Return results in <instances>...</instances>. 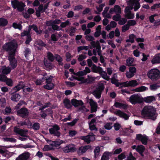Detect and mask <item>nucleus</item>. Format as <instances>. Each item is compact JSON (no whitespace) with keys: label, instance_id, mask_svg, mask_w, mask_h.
I'll list each match as a JSON object with an SVG mask.
<instances>
[{"label":"nucleus","instance_id":"nucleus-32","mask_svg":"<svg viewBox=\"0 0 160 160\" xmlns=\"http://www.w3.org/2000/svg\"><path fill=\"white\" fill-rule=\"evenodd\" d=\"M98 42L99 45V46H100L99 44V42L98 41H97L96 42H90L93 48H96L95 49H94L93 50V54L95 56H96L97 55V53L98 52V49H97V45H96V43L97 44V42Z\"/></svg>","mask_w":160,"mask_h":160},{"label":"nucleus","instance_id":"nucleus-45","mask_svg":"<svg viewBox=\"0 0 160 160\" xmlns=\"http://www.w3.org/2000/svg\"><path fill=\"white\" fill-rule=\"evenodd\" d=\"M44 62L46 69L47 70H50L52 68V66L51 63L48 62L47 61H44Z\"/></svg>","mask_w":160,"mask_h":160},{"label":"nucleus","instance_id":"nucleus-8","mask_svg":"<svg viewBox=\"0 0 160 160\" xmlns=\"http://www.w3.org/2000/svg\"><path fill=\"white\" fill-rule=\"evenodd\" d=\"M104 87L102 83L99 84L93 92L92 94L98 99H99L101 97V93L104 90Z\"/></svg>","mask_w":160,"mask_h":160},{"label":"nucleus","instance_id":"nucleus-44","mask_svg":"<svg viewBox=\"0 0 160 160\" xmlns=\"http://www.w3.org/2000/svg\"><path fill=\"white\" fill-rule=\"evenodd\" d=\"M45 44L40 40H37L34 43V46L38 47V46L40 47L44 46Z\"/></svg>","mask_w":160,"mask_h":160},{"label":"nucleus","instance_id":"nucleus-28","mask_svg":"<svg viewBox=\"0 0 160 160\" xmlns=\"http://www.w3.org/2000/svg\"><path fill=\"white\" fill-rule=\"evenodd\" d=\"M113 106L116 108L121 109H125L127 107V105L126 104L117 102H115Z\"/></svg>","mask_w":160,"mask_h":160},{"label":"nucleus","instance_id":"nucleus-13","mask_svg":"<svg viewBox=\"0 0 160 160\" xmlns=\"http://www.w3.org/2000/svg\"><path fill=\"white\" fill-rule=\"evenodd\" d=\"M120 85L121 86L124 87H134L138 85V82L136 80H132L130 81H127L122 82Z\"/></svg>","mask_w":160,"mask_h":160},{"label":"nucleus","instance_id":"nucleus-3","mask_svg":"<svg viewBox=\"0 0 160 160\" xmlns=\"http://www.w3.org/2000/svg\"><path fill=\"white\" fill-rule=\"evenodd\" d=\"M142 115L143 117H146L155 120L157 116L156 110L153 107L146 106L143 108L142 111Z\"/></svg>","mask_w":160,"mask_h":160},{"label":"nucleus","instance_id":"nucleus-38","mask_svg":"<svg viewBox=\"0 0 160 160\" xmlns=\"http://www.w3.org/2000/svg\"><path fill=\"white\" fill-rule=\"evenodd\" d=\"M105 6L104 4H101L99 6H97L96 8L98 11H95V13L99 14L100 13V12H101L103 9V8Z\"/></svg>","mask_w":160,"mask_h":160},{"label":"nucleus","instance_id":"nucleus-53","mask_svg":"<svg viewBox=\"0 0 160 160\" xmlns=\"http://www.w3.org/2000/svg\"><path fill=\"white\" fill-rule=\"evenodd\" d=\"M134 59L130 58H128L126 60L127 65L128 66H131L133 62Z\"/></svg>","mask_w":160,"mask_h":160},{"label":"nucleus","instance_id":"nucleus-47","mask_svg":"<svg viewBox=\"0 0 160 160\" xmlns=\"http://www.w3.org/2000/svg\"><path fill=\"white\" fill-rule=\"evenodd\" d=\"M2 139L5 142H14L16 141V140L12 138H3Z\"/></svg>","mask_w":160,"mask_h":160},{"label":"nucleus","instance_id":"nucleus-48","mask_svg":"<svg viewBox=\"0 0 160 160\" xmlns=\"http://www.w3.org/2000/svg\"><path fill=\"white\" fill-rule=\"evenodd\" d=\"M136 38L135 36L133 34L130 35L129 37V39L126 40V42H130L133 43L134 41V39Z\"/></svg>","mask_w":160,"mask_h":160},{"label":"nucleus","instance_id":"nucleus-7","mask_svg":"<svg viewBox=\"0 0 160 160\" xmlns=\"http://www.w3.org/2000/svg\"><path fill=\"white\" fill-rule=\"evenodd\" d=\"M142 101V98L138 94H134L129 98V101L132 104L137 103H140Z\"/></svg>","mask_w":160,"mask_h":160},{"label":"nucleus","instance_id":"nucleus-14","mask_svg":"<svg viewBox=\"0 0 160 160\" xmlns=\"http://www.w3.org/2000/svg\"><path fill=\"white\" fill-rule=\"evenodd\" d=\"M136 71V68L135 67H129V71H127L125 73L126 77L128 78H131L134 76Z\"/></svg>","mask_w":160,"mask_h":160},{"label":"nucleus","instance_id":"nucleus-27","mask_svg":"<svg viewBox=\"0 0 160 160\" xmlns=\"http://www.w3.org/2000/svg\"><path fill=\"white\" fill-rule=\"evenodd\" d=\"M117 75L116 74H114L111 78V82L115 84L117 86H119V85L121 86V83H119L118 80L117 79Z\"/></svg>","mask_w":160,"mask_h":160},{"label":"nucleus","instance_id":"nucleus-50","mask_svg":"<svg viewBox=\"0 0 160 160\" xmlns=\"http://www.w3.org/2000/svg\"><path fill=\"white\" fill-rule=\"evenodd\" d=\"M160 87V86L157 84H151L150 86V89L152 91H155Z\"/></svg>","mask_w":160,"mask_h":160},{"label":"nucleus","instance_id":"nucleus-41","mask_svg":"<svg viewBox=\"0 0 160 160\" xmlns=\"http://www.w3.org/2000/svg\"><path fill=\"white\" fill-rule=\"evenodd\" d=\"M8 23V21L7 19L3 18H0V26H5L7 25Z\"/></svg>","mask_w":160,"mask_h":160},{"label":"nucleus","instance_id":"nucleus-35","mask_svg":"<svg viewBox=\"0 0 160 160\" xmlns=\"http://www.w3.org/2000/svg\"><path fill=\"white\" fill-rule=\"evenodd\" d=\"M63 103L64 105L67 108H70L72 107V104L70 101L68 99H65L63 100Z\"/></svg>","mask_w":160,"mask_h":160},{"label":"nucleus","instance_id":"nucleus-21","mask_svg":"<svg viewBox=\"0 0 160 160\" xmlns=\"http://www.w3.org/2000/svg\"><path fill=\"white\" fill-rule=\"evenodd\" d=\"M18 115L24 118L28 115V112L27 109L25 108H22L17 111Z\"/></svg>","mask_w":160,"mask_h":160},{"label":"nucleus","instance_id":"nucleus-33","mask_svg":"<svg viewBox=\"0 0 160 160\" xmlns=\"http://www.w3.org/2000/svg\"><path fill=\"white\" fill-rule=\"evenodd\" d=\"M2 73L4 74H8L11 71V69L9 67H6V66H3L2 68Z\"/></svg>","mask_w":160,"mask_h":160},{"label":"nucleus","instance_id":"nucleus-16","mask_svg":"<svg viewBox=\"0 0 160 160\" xmlns=\"http://www.w3.org/2000/svg\"><path fill=\"white\" fill-rule=\"evenodd\" d=\"M48 5L45 4L44 6L43 5H40L38 7V9L36 10V13L38 17L40 16L41 13H42L48 8Z\"/></svg>","mask_w":160,"mask_h":160},{"label":"nucleus","instance_id":"nucleus-63","mask_svg":"<svg viewBox=\"0 0 160 160\" xmlns=\"http://www.w3.org/2000/svg\"><path fill=\"white\" fill-rule=\"evenodd\" d=\"M96 78L92 77L91 76H88V78L87 79V82H86L88 83L90 82H92L95 80Z\"/></svg>","mask_w":160,"mask_h":160},{"label":"nucleus","instance_id":"nucleus-49","mask_svg":"<svg viewBox=\"0 0 160 160\" xmlns=\"http://www.w3.org/2000/svg\"><path fill=\"white\" fill-rule=\"evenodd\" d=\"M54 85L52 83H47L44 86V88L47 89L51 90L54 87Z\"/></svg>","mask_w":160,"mask_h":160},{"label":"nucleus","instance_id":"nucleus-60","mask_svg":"<svg viewBox=\"0 0 160 160\" xmlns=\"http://www.w3.org/2000/svg\"><path fill=\"white\" fill-rule=\"evenodd\" d=\"M13 27L15 29H18L19 30H21L22 29V26L21 25L17 24L15 22H14L12 24Z\"/></svg>","mask_w":160,"mask_h":160},{"label":"nucleus","instance_id":"nucleus-43","mask_svg":"<svg viewBox=\"0 0 160 160\" xmlns=\"http://www.w3.org/2000/svg\"><path fill=\"white\" fill-rule=\"evenodd\" d=\"M148 90V88L144 86H142L136 88L135 91L136 92H143Z\"/></svg>","mask_w":160,"mask_h":160},{"label":"nucleus","instance_id":"nucleus-20","mask_svg":"<svg viewBox=\"0 0 160 160\" xmlns=\"http://www.w3.org/2000/svg\"><path fill=\"white\" fill-rule=\"evenodd\" d=\"M136 139L141 141L142 144L146 145L147 143L148 138V137L144 135L139 134L137 135Z\"/></svg>","mask_w":160,"mask_h":160},{"label":"nucleus","instance_id":"nucleus-10","mask_svg":"<svg viewBox=\"0 0 160 160\" xmlns=\"http://www.w3.org/2000/svg\"><path fill=\"white\" fill-rule=\"evenodd\" d=\"M63 151L64 153L74 152L76 150L75 145L72 144H68L62 148Z\"/></svg>","mask_w":160,"mask_h":160},{"label":"nucleus","instance_id":"nucleus-52","mask_svg":"<svg viewBox=\"0 0 160 160\" xmlns=\"http://www.w3.org/2000/svg\"><path fill=\"white\" fill-rule=\"evenodd\" d=\"M145 150V148L142 145H141L138 146L137 148H136L137 151L139 152L140 153H142Z\"/></svg>","mask_w":160,"mask_h":160},{"label":"nucleus","instance_id":"nucleus-56","mask_svg":"<svg viewBox=\"0 0 160 160\" xmlns=\"http://www.w3.org/2000/svg\"><path fill=\"white\" fill-rule=\"evenodd\" d=\"M47 75V74L46 73H45L43 75V77H44L43 78L44 79L45 78L46 79V83H52L51 82H52V77H49L47 78V77H46Z\"/></svg>","mask_w":160,"mask_h":160},{"label":"nucleus","instance_id":"nucleus-40","mask_svg":"<svg viewBox=\"0 0 160 160\" xmlns=\"http://www.w3.org/2000/svg\"><path fill=\"white\" fill-rule=\"evenodd\" d=\"M18 124L22 126L24 125L27 126L31 125V123L28 119L26 120L24 122H18Z\"/></svg>","mask_w":160,"mask_h":160},{"label":"nucleus","instance_id":"nucleus-64","mask_svg":"<svg viewBox=\"0 0 160 160\" xmlns=\"http://www.w3.org/2000/svg\"><path fill=\"white\" fill-rule=\"evenodd\" d=\"M130 28V27L128 24H127L124 25L122 28V32H125L128 30Z\"/></svg>","mask_w":160,"mask_h":160},{"label":"nucleus","instance_id":"nucleus-59","mask_svg":"<svg viewBox=\"0 0 160 160\" xmlns=\"http://www.w3.org/2000/svg\"><path fill=\"white\" fill-rule=\"evenodd\" d=\"M7 85L10 87H12L13 85V82L12 80L10 79L7 78L6 81H5Z\"/></svg>","mask_w":160,"mask_h":160},{"label":"nucleus","instance_id":"nucleus-6","mask_svg":"<svg viewBox=\"0 0 160 160\" xmlns=\"http://www.w3.org/2000/svg\"><path fill=\"white\" fill-rule=\"evenodd\" d=\"M13 131L16 134L19 135L22 137L28 138L30 140H32V139H31L29 136L27 135L28 132V130L25 129H20L17 127H15L14 128Z\"/></svg>","mask_w":160,"mask_h":160},{"label":"nucleus","instance_id":"nucleus-25","mask_svg":"<svg viewBox=\"0 0 160 160\" xmlns=\"http://www.w3.org/2000/svg\"><path fill=\"white\" fill-rule=\"evenodd\" d=\"M48 143H50V145L52 147H57L59 146L61 144L66 142L62 140H59L58 141H52L51 140H48Z\"/></svg>","mask_w":160,"mask_h":160},{"label":"nucleus","instance_id":"nucleus-2","mask_svg":"<svg viewBox=\"0 0 160 160\" xmlns=\"http://www.w3.org/2000/svg\"><path fill=\"white\" fill-rule=\"evenodd\" d=\"M140 0H129V6L125 9V17L128 19H133L134 18V14L131 12V10L134 8L135 11H137L140 7L139 1Z\"/></svg>","mask_w":160,"mask_h":160},{"label":"nucleus","instance_id":"nucleus-17","mask_svg":"<svg viewBox=\"0 0 160 160\" xmlns=\"http://www.w3.org/2000/svg\"><path fill=\"white\" fill-rule=\"evenodd\" d=\"M30 154L28 152H24L20 154L15 160H28L29 158Z\"/></svg>","mask_w":160,"mask_h":160},{"label":"nucleus","instance_id":"nucleus-37","mask_svg":"<svg viewBox=\"0 0 160 160\" xmlns=\"http://www.w3.org/2000/svg\"><path fill=\"white\" fill-rule=\"evenodd\" d=\"M111 153L109 152H105L103 153L101 158V160H108Z\"/></svg>","mask_w":160,"mask_h":160},{"label":"nucleus","instance_id":"nucleus-22","mask_svg":"<svg viewBox=\"0 0 160 160\" xmlns=\"http://www.w3.org/2000/svg\"><path fill=\"white\" fill-rule=\"evenodd\" d=\"M91 146L89 145H87L84 146H81L80 147L78 150V153L81 155L85 153L86 151L91 148Z\"/></svg>","mask_w":160,"mask_h":160},{"label":"nucleus","instance_id":"nucleus-62","mask_svg":"<svg viewBox=\"0 0 160 160\" xmlns=\"http://www.w3.org/2000/svg\"><path fill=\"white\" fill-rule=\"evenodd\" d=\"M48 59L51 62L53 61L54 59L53 55L50 52L48 53Z\"/></svg>","mask_w":160,"mask_h":160},{"label":"nucleus","instance_id":"nucleus-11","mask_svg":"<svg viewBox=\"0 0 160 160\" xmlns=\"http://www.w3.org/2000/svg\"><path fill=\"white\" fill-rule=\"evenodd\" d=\"M79 138L87 144L89 143L90 142L94 141L95 139L94 135L92 133H90L89 134L85 136H81Z\"/></svg>","mask_w":160,"mask_h":160},{"label":"nucleus","instance_id":"nucleus-54","mask_svg":"<svg viewBox=\"0 0 160 160\" xmlns=\"http://www.w3.org/2000/svg\"><path fill=\"white\" fill-rule=\"evenodd\" d=\"M89 48V47L88 46H79L78 47L77 50L78 52H79L83 50H87Z\"/></svg>","mask_w":160,"mask_h":160},{"label":"nucleus","instance_id":"nucleus-30","mask_svg":"<svg viewBox=\"0 0 160 160\" xmlns=\"http://www.w3.org/2000/svg\"><path fill=\"white\" fill-rule=\"evenodd\" d=\"M23 88V82H20L18 85L14 87L12 89V91L13 93L16 92Z\"/></svg>","mask_w":160,"mask_h":160},{"label":"nucleus","instance_id":"nucleus-18","mask_svg":"<svg viewBox=\"0 0 160 160\" xmlns=\"http://www.w3.org/2000/svg\"><path fill=\"white\" fill-rule=\"evenodd\" d=\"M121 12V8L120 6L118 5H115L113 8H111L109 10V13L112 14L114 12L116 14H120Z\"/></svg>","mask_w":160,"mask_h":160},{"label":"nucleus","instance_id":"nucleus-42","mask_svg":"<svg viewBox=\"0 0 160 160\" xmlns=\"http://www.w3.org/2000/svg\"><path fill=\"white\" fill-rule=\"evenodd\" d=\"M100 74L101 75L102 77L104 79L107 81H108L109 80V77L107 75L106 72L103 71V70H102Z\"/></svg>","mask_w":160,"mask_h":160},{"label":"nucleus","instance_id":"nucleus-55","mask_svg":"<svg viewBox=\"0 0 160 160\" xmlns=\"http://www.w3.org/2000/svg\"><path fill=\"white\" fill-rule=\"evenodd\" d=\"M100 151V148L99 147H96L94 150V157L97 158L99 155Z\"/></svg>","mask_w":160,"mask_h":160},{"label":"nucleus","instance_id":"nucleus-26","mask_svg":"<svg viewBox=\"0 0 160 160\" xmlns=\"http://www.w3.org/2000/svg\"><path fill=\"white\" fill-rule=\"evenodd\" d=\"M97 49L98 50V55L100 56V62L102 63H104V59L103 56L102 55L101 52L102 51L101 50V46H99L98 45V42L96 43Z\"/></svg>","mask_w":160,"mask_h":160},{"label":"nucleus","instance_id":"nucleus-61","mask_svg":"<svg viewBox=\"0 0 160 160\" xmlns=\"http://www.w3.org/2000/svg\"><path fill=\"white\" fill-rule=\"evenodd\" d=\"M76 28L73 27H72L70 28L69 31V35L71 36L74 35L75 33L76 32Z\"/></svg>","mask_w":160,"mask_h":160},{"label":"nucleus","instance_id":"nucleus-57","mask_svg":"<svg viewBox=\"0 0 160 160\" xmlns=\"http://www.w3.org/2000/svg\"><path fill=\"white\" fill-rule=\"evenodd\" d=\"M121 16L119 14H116V15H114L112 18V19L116 21H119V19L121 18Z\"/></svg>","mask_w":160,"mask_h":160},{"label":"nucleus","instance_id":"nucleus-46","mask_svg":"<svg viewBox=\"0 0 160 160\" xmlns=\"http://www.w3.org/2000/svg\"><path fill=\"white\" fill-rule=\"evenodd\" d=\"M71 24L70 21L67 20L66 22H62L60 24V27L62 28H64L67 26H70Z\"/></svg>","mask_w":160,"mask_h":160},{"label":"nucleus","instance_id":"nucleus-29","mask_svg":"<svg viewBox=\"0 0 160 160\" xmlns=\"http://www.w3.org/2000/svg\"><path fill=\"white\" fill-rule=\"evenodd\" d=\"M153 64L160 63V53L156 54L151 61Z\"/></svg>","mask_w":160,"mask_h":160},{"label":"nucleus","instance_id":"nucleus-58","mask_svg":"<svg viewBox=\"0 0 160 160\" xmlns=\"http://www.w3.org/2000/svg\"><path fill=\"white\" fill-rule=\"evenodd\" d=\"M77 133V132L75 130H69L68 132V135L70 137L74 136Z\"/></svg>","mask_w":160,"mask_h":160},{"label":"nucleus","instance_id":"nucleus-12","mask_svg":"<svg viewBox=\"0 0 160 160\" xmlns=\"http://www.w3.org/2000/svg\"><path fill=\"white\" fill-rule=\"evenodd\" d=\"M60 129V128L58 125H54L52 128L49 129L50 133L55 136L59 137L61 135V133L59 131Z\"/></svg>","mask_w":160,"mask_h":160},{"label":"nucleus","instance_id":"nucleus-5","mask_svg":"<svg viewBox=\"0 0 160 160\" xmlns=\"http://www.w3.org/2000/svg\"><path fill=\"white\" fill-rule=\"evenodd\" d=\"M86 75V73L84 72L80 71L77 73H74V76L72 75L73 78L78 81H81L82 83H85L87 82V79H85L83 77Z\"/></svg>","mask_w":160,"mask_h":160},{"label":"nucleus","instance_id":"nucleus-15","mask_svg":"<svg viewBox=\"0 0 160 160\" xmlns=\"http://www.w3.org/2000/svg\"><path fill=\"white\" fill-rule=\"evenodd\" d=\"M0 153L7 158L12 155V153L9 152L6 149V147L3 146L0 147Z\"/></svg>","mask_w":160,"mask_h":160},{"label":"nucleus","instance_id":"nucleus-9","mask_svg":"<svg viewBox=\"0 0 160 160\" xmlns=\"http://www.w3.org/2000/svg\"><path fill=\"white\" fill-rule=\"evenodd\" d=\"M12 6L14 8H17L18 11L21 12L24 10L25 5L22 2L14 1L12 2Z\"/></svg>","mask_w":160,"mask_h":160},{"label":"nucleus","instance_id":"nucleus-51","mask_svg":"<svg viewBox=\"0 0 160 160\" xmlns=\"http://www.w3.org/2000/svg\"><path fill=\"white\" fill-rule=\"evenodd\" d=\"M129 26H134L136 25L137 22L134 20H128L127 22Z\"/></svg>","mask_w":160,"mask_h":160},{"label":"nucleus","instance_id":"nucleus-19","mask_svg":"<svg viewBox=\"0 0 160 160\" xmlns=\"http://www.w3.org/2000/svg\"><path fill=\"white\" fill-rule=\"evenodd\" d=\"M115 114L120 118L124 119L125 120L128 119L130 116L128 115L125 113L120 110H118L115 112Z\"/></svg>","mask_w":160,"mask_h":160},{"label":"nucleus","instance_id":"nucleus-4","mask_svg":"<svg viewBox=\"0 0 160 160\" xmlns=\"http://www.w3.org/2000/svg\"><path fill=\"white\" fill-rule=\"evenodd\" d=\"M147 75L149 78L152 80H156L160 78V71L156 68L149 70Z\"/></svg>","mask_w":160,"mask_h":160},{"label":"nucleus","instance_id":"nucleus-34","mask_svg":"<svg viewBox=\"0 0 160 160\" xmlns=\"http://www.w3.org/2000/svg\"><path fill=\"white\" fill-rule=\"evenodd\" d=\"M33 29V30L35 31L37 34H40L41 33V31H39L38 30V27L36 25H33L32 26H29L28 27V31H29L30 33V30L31 29Z\"/></svg>","mask_w":160,"mask_h":160},{"label":"nucleus","instance_id":"nucleus-24","mask_svg":"<svg viewBox=\"0 0 160 160\" xmlns=\"http://www.w3.org/2000/svg\"><path fill=\"white\" fill-rule=\"evenodd\" d=\"M71 102L72 105L75 107L81 106L83 108L85 107L84 106H83V103L82 100H78L76 99H72Z\"/></svg>","mask_w":160,"mask_h":160},{"label":"nucleus","instance_id":"nucleus-31","mask_svg":"<svg viewBox=\"0 0 160 160\" xmlns=\"http://www.w3.org/2000/svg\"><path fill=\"white\" fill-rule=\"evenodd\" d=\"M92 71L93 72L97 73H100L102 72V68L99 67L97 66L96 65L93 64L92 67Z\"/></svg>","mask_w":160,"mask_h":160},{"label":"nucleus","instance_id":"nucleus-23","mask_svg":"<svg viewBox=\"0 0 160 160\" xmlns=\"http://www.w3.org/2000/svg\"><path fill=\"white\" fill-rule=\"evenodd\" d=\"M25 36H26L27 37L25 42V43L26 44H28L32 40L31 37L30 35V33H29V31L24 30L21 33V36L22 37H23Z\"/></svg>","mask_w":160,"mask_h":160},{"label":"nucleus","instance_id":"nucleus-36","mask_svg":"<svg viewBox=\"0 0 160 160\" xmlns=\"http://www.w3.org/2000/svg\"><path fill=\"white\" fill-rule=\"evenodd\" d=\"M155 97L152 96L147 97L145 98L144 99V101L147 103H150L153 101H155Z\"/></svg>","mask_w":160,"mask_h":160},{"label":"nucleus","instance_id":"nucleus-1","mask_svg":"<svg viewBox=\"0 0 160 160\" xmlns=\"http://www.w3.org/2000/svg\"><path fill=\"white\" fill-rule=\"evenodd\" d=\"M17 48V43L15 40L6 43L3 47L8 52V58L10 62L9 66L11 69L15 68L17 65V61L14 57Z\"/></svg>","mask_w":160,"mask_h":160},{"label":"nucleus","instance_id":"nucleus-39","mask_svg":"<svg viewBox=\"0 0 160 160\" xmlns=\"http://www.w3.org/2000/svg\"><path fill=\"white\" fill-rule=\"evenodd\" d=\"M20 98V96L18 94L16 93L12 95L11 97V99L13 101H18Z\"/></svg>","mask_w":160,"mask_h":160}]
</instances>
